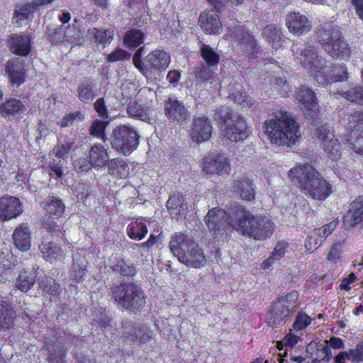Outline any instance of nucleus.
Segmentation results:
<instances>
[{"instance_id":"1","label":"nucleus","mask_w":363,"mask_h":363,"mask_svg":"<svg viewBox=\"0 0 363 363\" xmlns=\"http://www.w3.org/2000/svg\"><path fill=\"white\" fill-rule=\"evenodd\" d=\"M229 225L233 230L255 240H265L272 236L274 225L264 216L254 215L246 206L235 203L229 210Z\"/></svg>"},{"instance_id":"2","label":"nucleus","mask_w":363,"mask_h":363,"mask_svg":"<svg viewBox=\"0 0 363 363\" xmlns=\"http://www.w3.org/2000/svg\"><path fill=\"white\" fill-rule=\"evenodd\" d=\"M288 175L294 185L313 200L325 201L333 192L330 182L308 163L296 165L289 171Z\"/></svg>"},{"instance_id":"3","label":"nucleus","mask_w":363,"mask_h":363,"mask_svg":"<svg viewBox=\"0 0 363 363\" xmlns=\"http://www.w3.org/2000/svg\"><path fill=\"white\" fill-rule=\"evenodd\" d=\"M296 118L285 112L280 117L267 119L263 125L264 133L273 144L291 147L301 136Z\"/></svg>"},{"instance_id":"4","label":"nucleus","mask_w":363,"mask_h":363,"mask_svg":"<svg viewBox=\"0 0 363 363\" xmlns=\"http://www.w3.org/2000/svg\"><path fill=\"white\" fill-rule=\"evenodd\" d=\"M296 58L301 66L308 69L317 82L323 86H327L333 82H345L348 79V73L345 65L333 67L331 71L333 74L328 76L324 72V66L319 60L318 54L313 46L305 47Z\"/></svg>"},{"instance_id":"5","label":"nucleus","mask_w":363,"mask_h":363,"mask_svg":"<svg viewBox=\"0 0 363 363\" xmlns=\"http://www.w3.org/2000/svg\"><path fill=\"white\" fill-rule=\"evenodd\" d=\"M169 247L179 262L194 268H201L206 262L202 248L192 236L176 233L171 238Z\"/></svg>"},{"instance_id":"6","label":"nucleus","mask_w":363,"mask_h":363,"mask_svg":"<svg viewBox=\"0 0 363 363\" xmlns=\"http://www.w3.org/2000/svg\"><path fill=\"white\" fill-rule=\"evenodd\" d=\"M111 297L123 309L138 313L146 303L142 288L133 282H121L111 287Z\"/></svg>"},{"instance_id":"7","label":"nucleus","mask_w":363,"mask_h":363,"mask_svg":"<svg viewBox=\"0 0 363 363\" xmlns=\"http://www.w3.org/2000/svg\"><path fill=\"white\" fill-rule=\"evenodd\" d=\"M145 47L136 50L133 56V63L141 74L147 77L164 72L169 66L171 56L162 49H155L143 57Z\"/></svg>"},{"instance_id":"8","label":"nucleus","mask_w":363,"mask_h":363,"mask_svg":"<svg viewBox=\"0 0 363 363\" xmlns=\"http://www.w3.org/2000/svg\"><path fill=\"white\" fill-rule=\"evenodd\" d=\"M298 292L293 290L277 298L271 305L268 322L272 327L284 325L291 320L298 307Z\"/></svg>"},{"instance_id":"9","label":"nucleus","mask_w":363,"mask_h":363,"mask_svg":"<svg viewBox=\"0 0 363 363\" xmlns=\"http://www.w3.org/2000/svg\"><path fill=\"white\" fill-rule=\"evenodd\" d=\"M220 123L223 138L230 144L243 142L251 133L245 118L236 111H228Z\"/></svg>"},{"instance_id":"10","label":"nucleus","mask_w":363,"mask_h":363,"mask_svg":"<svg viewBox=\"0 0 363 363\" xmlns=\"http://www.w3.org/2000/svg\"><path fill=\"white\" fill-rule=\"evenodd\" d=\"M318 41L330 56L342 59L351 55V49L344 40L342 32L335 28H323L318 35Z\"/></svg>"},{"instance_id":"11","label":"nucleus","mask_w":363,"mask_h":363,"mask_svg":"<svg viewBox=\"0 0 363 363\" xmlns=\"http://www.w3.org/2000/svg\"><path fill=\"white\" fill-rule=\"evenodd\" d=\"M111 143L113 149L128 156L137 149L139 135L133 128L125 125H119L113 130Z\"/></svg>"},{"instance_id":"12","label":"nucleus","mask_w":363,"mask_h":363,"mask_svg":"<svg viewBox=\"0 0 363 363\" xmlns=\"http://www.w3.org/2000/svg\"><path fill=\"white\" fill-rule=\"evenodd\" d=\"M296 100L306 118L311 123L320 118V106L315 93L306 85L296 88L294 94Z\"/></svg>"},{"instance_id":"13","label":"nucleus","mask_w":363,"mask_h":363,"mask_svg":"<svg viewBox=\"0 0 363 363\" xmlns=\"http://www.w3.org/2000/svg\"><path fill=\"white\" fill-rule=\"evenodd\" d=\"M236 202L231 203L227 208V211L222 209L220 207H215L209 209L207 214L204 217V221L214 238L221 235L225 231V223L229 225V210Z\"/></svg>"},{"instance_id":"14","label":"nucleus","mask_w":363,"mask_h":363,"mask_svg":"<svg viewBox=\"0 0 363 363\" xmlns=\"http://www.w3.org/2000/svg\"><path fill=\"white\" fill-rule=\"evenodd\" d=\"M315 135L317 139L321 142L324 150L333 156V160H337L340 158L341 144L335 138L333 130H330L327 125H322L316 129Z\"/></svg>"},{"instance_id":"15","label":"nucleus","mask_w":363,"mask_h":363,"mask_svg":"<svg viewBox=\"0 0 363 363\" xmlns=\"http://www.w3.org/2000/svg\"><path fill=\"white\" fill-rule=\"evenodd\" d=\"M203 171L207 174H229L231 167L228 159L220 153L208 155L203 158Z\"/></svg>"},{"instance_id":"16","label":"nucleus","mask_w":363,"mask_h":363,"mask_svg":"<svg viewBox=\"0 0 363 363\" xmlns=\"http://www.w3.org/2000/svg\"><path fill=\"white\" fill-rule=\"evenodd\" d=\"M286 26L291 34L297 36L308 33L312 28L308 18L299 11H290L286 14Z\"/></svg>"},{"instance_id":"17","label":"nucleus","mask_w":363,"mask_h":363,"mask_svg":"<svg viewBox=\"0 0 363 363\" xmlns=\"http://www.w3.org/2000/svg\"><path fill=\"white\" fill-rule=\"evenodd\" d=\"M23 211V203L19 199L12 196L0 197V222L16 218Z\"/></svg>"},{"instance_id":"18","label":"nucleus","mask_w":363,"mask_h":363,"mask_svg":"<svg viewBox=\"0 0 363 363\" xmlns=\"http://www.w3.org/2000/svg\"><path fill=\"white\" fill-rule=\"evenodd\" d=\"M212 130V123L208 117L198 116L193 120L190 135L194 141L201 143L211 138Z\"/></svg>"},{"instance_id":"19","label":"nucleus","mask_w":363,"mask_h":363,"mask_svg":"<svg viewBox=\"0 0 363 363\" xmlns=\"http://www.w3.org/2000/svg\"><path fill=\"white\" fill-rule=\"evenodd\" d=\"M363 222V196H358L349 206L342 218L343 226L346 230L357 226Z\"/></svg>"},{"instance_id":"20","label":"nucleus","mask_w":363,"mask_h":363,"mask_svg":"<svg viewBox=\"0 0 363 363\" xmlns=\"http://www.w3.org/2000/svg\"><path fill=\"white\" fill-rule=\"evenodd\" d=\"M6 45L13 54L26 57L31 52V38L25 34L12 33L7 38Z\"/></svg>"},{"instance_id":"21","label":"nucleus","mask_w":363,"mask_h":363,"mask_svg":"<svg viewBox=\"0 0 363 363\" xmlns=\"http://www.w3.org/2000/svg\"><path fill=\"white\" fill-rule=\"evenodd\" d=\"M237 35L240 36V43L249 59H254L261 52V48L254 35L250 33L245 26L235 27Z\"/></svg>"},{"instance_id":"22","label":"nucleus","mask_w":363,"mask_h":363,"mask_svg":"<svg viewBox=\"0 0 363 363\" xmlns=\"http://www.w3.org/2000/svg\"><path fill=\"white\" fill-rule=\"evenodd\" d=\"M5 72L12 86L19 87L26 81V69L24 62L19 58H12L6 62Z\"/></svg>"},{"instance_id":"23","label":"nucleus","mask_w":363,"mask_h":363,"mask_svg":"<svg viewBox=\"0 0 363 363\" xmlns=\"http://www.w3.org/2000/svg\"><path fill=\"white\" fill-rule=\"evenodd\" d=\"M201 30L208 35H218L222 32L223 26L219 16L213 10H205L199 18Z\"/></svg>"},{"instance_id":"24","label":"nucleus","mask_w":363,"mask_h":363,"mask_svg":"<svg viewBox=\"0 0 363 363\" xmlns=\"http://www.w3.org/2000/svg\"><path fill=\"white\" fill-rule=\"evenodd\" d=\"M272 72L269 77L271 86L281 96H288L291 92V86L287 81L288 72L279 66H276Z\"/></svg>"},{"instance_id":"25","label":"nucleus","mask_w":363,"mask_h":363,"mask_svg":"<svg viewBox=\"0 0 363 363\" xmlns=\"http://www.w3.org/2000/svg\"><path fill=\"white\" fill-rule=\"evenodd\" d=\"M164 113L171 121L182 122L187 118V111L183 103L170 97L164 102Z\"/></svg>"},{"instance_id":"26","label":"nucleus","mask_w":363,"mask_h":363,"mask_svg":"<svg viewBox=\"0 0 363 363\" xmlns=\"http://www.w3.org/2000/svg\"><path fill=\"white\" fill-rule=\"evenodd\" d=\"M262 35L275 50L281 48L286 43L283 31L274 23L267 25L262 30Z\"/></svg>"},{"instance_id":"27","label":"nucleus","mask_w":363,"mask_h":363,"mask_svg":"<svg viewBox=\"0 0 363 363\" xmlns=\"http://www.w3.org/2000/svg\"><path fill=\"white\" fill-rule=\"evenodd\" d=\"M232 188L233 192L245 201H252L255 198L252 181L247 177L235 180Z\"/></svg>"},{"instance_id":"28","label":"nucleus","mask_w":363,"mask_h":363,"mask_svg":"<svg viewBox=\"0 0 363 363\" xmlns=\"http://www.w3.org/2000/svg\"><path fill=\"white\" fill-rule=\"evenodd\" d=\"M36 11L31 2L18 5L14 11L12 17V23L17 27L26 25L33 18V13Z\"/></svg>"},{"instance_id":"29","label":"nucleus","mask_w":363,"mask_h":363,"mask_svg":"<svg viewBox=\"0 0 363 363\" xmlns=\"http://www.w3.org/2000/svg\"><path fill=\"white\" fill-rule=\"evenodd\" d=\"M147 233V220L143 217L134 218L126 228V233L128 238L137 241L145 238Z\"/></svg>"},{"instance_id":"30","label":"nucleus","mask_w":363,"mask_h":363,"mask_svg":"<svg viewBox=\"0 0 363 363\" xmlns=\"http://www.w3.org/2000/svg\"><path fill=\"white\" fill-rule=\"evenodd\" d=\"M76 92L80 101L84 103L91 102L97 96L94 80L91 77H84L78 84Z\"/></svg>"},{"instance_id":"31","label":"nucleus","mask_w":363,"mask_h":363,"mask_svg":"<svg viewBox=\"0 0 363 363\" xmlns=\"http://www.w3.org/2000/svg\"><path fill=\"white\" fill-rule=\"evenodd\" d=\"M16 319V311L11 303L6 301H0V331L12 328Z\"/></svg>"},{"instance_id":"32","label":"nucleus","mask_w":363,"mask_h":363,"mask_svg":"<svg viewBox=\"0 0 363 363\" xmlns=\"http://www.w3.org/2000/svg\"><path fill=\"white\" fill-rule=\"evenodd\" d=\"M89 161L95 169L103 167L108 164V155L102 145H94L90 148Z\"/></svg>"},{"instance_id":"33","label":"nucleus","mask_w":363,"mask_h":363,"mask_svg":"<svg viewBox=\"0 0 363 363\" xmlns=\"http://www.w3.org/2000/svg\"><path fill=\"white\" fill-rule=\"evenodd\" d=\"M15 246L22 252L28 251L30 247V233L28 226H18L13 234Z\"/></svg>"},{"instance_id":"34","label":"nucleus","mask_w":363,"mask_h":363,"mask_svg":"<svg viewBox=\"0 0 363 363\" xmlns=\"http://www.w3.org/2000/svg\"><path fill=\"white\" fill-rule=\"evenodd\" d=\"M39 250L43 257L50 263L59 259L62 255L61 247L52 241L46 240L45 238L39 245Z\"/></svg>"},{"instance_id":"35","label":"nucleus","mask_w":363,"mask_h":363,"mask_svg":"<svg viewBox=\"0 0 363 363\" xmlns=\"http://www.w3.org/2000/svg\"><path fill=\"white\" fill-rule=\"evenodd\" d=\"M351 131L347 139V146L359 155L363 156V128L349 125Z\"/></svg>"},{"instance_id":"36","label":"nucleus","mask_w":363,"mask_h":363,"mask_svg":"<svg viewBox=\"0 0 363 363\" xmlns=\"http://www.w3.org/2000/svg\"><path fill=\"white\" fill-rule=\"evenodd\" d=\"M113 272L124 277H133L137 272V267L134 263H128L122 257L116 258L111 264Z\"/></svg>"},{"instance_id":"37","label":"nucleus","mask_w":363,"mask_h":363,"mask_svg":"<svg viewBox=\"0 0 363 363\" xmlns=\"http://www.w3.org/2000/svg\"><path fill=\"white\" fill-rule=\"evenodd\" d=\"M129 166L122 158L111 159L108 162V173L116 178L125 179L129 174Z\"/></svg>"},{"instance_id":"38","label":"nucleus","mask_w":363,"mask_h":363,"mask_svg":"<svg viewBox=\"0 0 363 363\" xmlns=\"http://www.w3.org/2000/svg\"><path fill=\"white\" fill-rule=\"evenodd\" d=\"M65 206L62 201L55 196H49L45 203V210L48 217L56 219L61 218L65 212Z\"/></svg>"},{"instance_id":"39","label":"nucleus","mask_w":363,"mask_h":363,"mask_svg":"<svg viewBox=\"0 0 363 363\" xmlns=\"http://www.w3.org/2000/svg\"><path fill=\"white\" fill-rule=\"evenodd\" d=\"M289 246L288 242L285 240L279 241L269 257L263 262L262 268L264 269H269L276 261L283 258Z\"/></svg>"},{"instance_id":"40","label":"nucleus","mask_w":363,"mask_h":363,"mask_svg":"<svg viewBox=\"0 0 363 363\" xmlns=\"http://www.w3.org/2000/svg\"><path fill=\"white\" fill-rule=\"evenodd\" d=\"M39 288L43 293L51 296H59L61 294L60 285L56 282L55 279L50 276H44L38 279Z\"/></svg>"},{"instance_id":"41","label":"nucleus","mask_w":363,"mask_h":363,"mask_svg":"<svg viewBox=\"0 0 363 363\" xmlns=\"http://www.w3.org/2000/svg\"><path fill=\"white\" fill-rule=\"evenodd\" d=\"M200 55L206 65L217 67L220 60V55L216 52L209 45L201 43L200 47Z\"/></svg>"},{"instance_id":"42","label":"nucleus","mask_w":363,"mask_h":363,"mask_svg":"<svg viewBox=\"0 0 363 363\" xmlns=\"http://www.w3.org/2000/svg\"><path fill=\"white\" fill-rule=\"evenodd\" d=\"M145 35L138 29L128 30L124 35L123 44L128 49H135L144 41Z\"/></svg>"},{"instance_id":"43","label":"nucleus","mask_w":363,"mask_h":363,"mask_svg":"<svg viewBox=\"0 0 363 363\" xmlns=\"http://www.w3.org/2000/svg\"><path fill=\"white\" fill-rule=\"evenodd\" d=\"M35 279L34 273L23 270L16 279V287L22 292H27L33 286Z\"/></svg>"},{"instance_id":"44","label":"nucleus","mask_w":363,"mask_h":363,"mask_svg":"<svg viewBox=\"0 0 363 363\" xmlns=\"http://www.w3.org/2000/svg\"><path fill=\"white\" fill-rule=\"evenodd\" d=\"M25 105L19 99H9L0 106V111L3 115L15 116L25 110Z\"/></svg>"},{"instance_id":"45","label":"nucleus","mask_w":363,"mask_h":363,"mask_svg":"<svg viewBox=\"0 0 363 363\" xmlns=\"http://www.w3.org/2000/svg\"><path fill=\"white\" fill-rule=\"evenodd\" d=\"M148 108L144 107L135 101H131L128 104L127 113L130 117L141 121L149 119Z\"/></svg>"},{"instance_id":"46","label":"nucleus","mask_w":363,"mask_h":363,"mask_svg":"<svg viewBox=\"0 0 363 363\" xmlns=\"http://www.w3.org/2000/svg\"><path fill=\"white\" fill-rule=\"evenodd\" d=\"M327 237L323 236L319 228H315L311 235H308L305 245L308 250H314L321 246Z\"/></svg>"},{"instance_id":"47","label":"nucleus","mask_w":363,"mask_h":363,"mask_svg":"<svg viewBox=\"0 0 363 363\" xmlns=\"http://www.w3.org/2000/svg\"><path fill=\"white\" fill-rule=\"evenodd\" d=\"M327 237L323 236L319 228H315L311 235H308L305 245L308 250H314L321 246Z\"/></svg>"},{"instance_id":"48","label":"nucleus","mask_w":363,"mask_h":363,"mask_svg":"<svg viewBox=\"0 0 363 363\" xmlns=\"http://www.w3.org/2000/svg\"><path fill=\"white\" fill-rule=\"evenodd\" d=\"M339 94L349 101L363 106V86H355L350 90L339 93Z\"/></svg>"},{"instance_id":"49","label":"nucleus","mask_w":363,"mask_h":363,"mask_svg":"<svg viewBox=\"0 0 363 363\" xmlns=\"http://www.w3.org/2000/svg\"><path fill=\"white\" fill-rule=\"evenodd\" d=\"M213 68L214 67H210L203 63L196 65L194 72L195 79L201 82L212 81L215 77Z\"/></svg>"},{"instance_id":"50","label":"nucleus","mask_w":363,"mask_h":363,"mask_svg":"<svg viewBox=\"0 0 363 363\" xmlns=\"http://www.w3.org/2000/svg\"><path fill=\"white\" fill-rule=\"evenodd\" d=\"M89 32L93 35L94 41L98 44H101L103 48L110 44L113 36L111 31L97 28H94L91 30H89Z\"/></svg>"},{"instance_id":"51","label":"nucleus","mask_w":363,"mask_h":363,"mask_svg":"<svg viewBox=\"0 0 363 363\" xmlns=\"http://www.w3.org/2000/svg\"><path fill=\"white\" fill-rule=\"evenodd\" d=\"M343 257V247L340 243H334L330 247L326 259L328 262L337 264L342 262Z\"/></svg>"},{"instance_id":"52","label":"nucleus","mask_w":363,"mask_h":363,"mask_svg":"<svg viewBox=\"0 0 363 363\" xmlns=\"http://www.w3.org/2000/svg\"><path fill=\"white\" fill-rule=\"evenodd\" d=\"M45 37L52 45H57L64 41L65 30L62 26L55 28H48Z\"/></svg>"},{"instance_id":"53","label":"nucleus","mask_w":363,"mask_h":363,"mask_svg":"<svg viewBox=\"0 0 363 363\" xmlns=\"http://www.w3.org/2000/svg\"><path fill=\"white\" fill-rule=\"evenodd\" d=\"M123 332L122 337L125 339L135 342L137 340V335L140 332V325L132 322H126L122 326Z\"/></svg>"},{"instance_id":"54","label":"nucleus","mask_w":363,"mask_h":363,"mask_svg":"<svg viewBox=\"0 0 363 363\" xmlns=\"http://www.w3.org/2000/svg\"><path fill=\"white\" fill-rule=\"evenodd\" d=\"M311 318L305 312L298 311L292 325L293 329L296 332L303 330L311 325Z\"/></svg>"},{"instance_id":"55","label":"nucleus","mask_w":363,"mask_h":363,"mask_svg":"<svg viewBox=\"0 0 363 363\" xmlns=\"http://www.w3.org/2000/svg\"><path fill=\"white\" fill-rule=\"evenodd\" d=\"M54 217H48L43 223V227L45 228L48 233H51L52 235L58 237L61 235H63V228L61 224H59L54 219Z\"/></svg>"},{"instance_id":"56","label":"nucleus","mask_w":363,"mask_h":363,"mask_svg":"<svg viewBox=\"0 0 363 363\" xmlns=\"http://www.w3.org/2000/svg\"><path fill=\"white\" fill-rule=\"evenodd\" d=\"M84 119V115L80 111H76L66 114L57 122V125L61 128H66L72 125L75 121H82Z\"/></svg>"},{"instance_id":"57","label":"nucleus","mask_w":363,"mask_h":363,"mask_svg":"<svg viewBox=\"0 0 363 363\" xmlns=\"http://www.w3.org/2000/svg\"><path fill=\"white\" fill-rule=\"evenodd\" d=\"M183 201L182 195L174 194L169 197L166 207L171 214H177L182 207Z\"/></svg>"},{"instance_id":"58","label":"nucleus","mask_w":363,"mask_h":363,"mask_svg":"<svg viewBox=\"0 0 363 363\" xmlns=\"http://www.w3.org/2000/svg\"><path fill=\"white\" fill-rule=\"evenodd\" d=\"M107 124L106 121L96 119L89 128V134L93 137L104 140L106 138L105 130Z\"/></svg>"},{"instance_id":"59","label":"nucleus","mask_w":363,"mask_h":363,"mask_svg":"<svg viewBox=\"0 0 363 363\" xmlns=\"http://www.w3.org/2000/svg\"><path fill=\"white\" fill-rule=\"evenodd\" d=\"M65 162L61 159L57 157L52 158L48 162V167L50 169L49 174L52 176L55 174L58 179H62L64 175L63 167Z\"/></svg>"},{"instance_id":"60","label":"nucleus","mask_w":363,"mask_h":363,"mask_svg":"<svg viewBox=\"0 0 363 363\" xmlns=\"http://www.w3.org/2000/svg\"><path fill=\"white\" fill-rule=\"evenodd\" d=\"M230 95L236 103L243 106L244 107L250 108L254 104L251 97L243 89H240L238 91H233Z\"/></svg>"},{"instance_id":"61","label":"nucleus","mask_w":363,"mask_h":363,"mask_svg":"<svg viewBox=\"0 0 363 363\" xmlns=\"http://www.w3.org/2000/svg\"><path fill=\"white\" fill-rule=\"evenodd\" d=\"M91 186L89 184L79 182L75 186L76 197L78 201L84 203L91 194Z\"/></svg>"},{"instance_id":"62","label":"nucleus","mask_w":363,"mask_h":363,"mask_svg":"<svg viewBox=\"0 0 363 363\" xmlns=\"http://www.w3.org/2000/svg\"><path fill=\"white\" fill-rule=\"evenodd\" d=\"M130 57V54L126 50L117 48L106 57V60L108 62H116L118 61L128 60Z\"/></svg>"},{"instance_id":"63","label":"nucleus","mask_w":363,"mask_h":363,"mask_svg":"<svg viewBox=\"0 0 363 363\" xmlns=\"http://www.w3.org/2000/svg\"><path fill=\"white\" fill-rule=\"evenodd\" d=\"M349 360L353 363H359L363 361V341L357 344L354 349H350L347 351Z\"/></svg>"},{"instance_id":"64","label":"nucleus","mask_w":363,"mask_h":363,"mask_svg":"<svg viewBox=\"0 0 363 363\" xmlns=\"http://www.w3.org/2000/svg\"><path fill=\"white\" fill-rule=\"evenodd\" d=\"M86 272V266L81 267L79 264H73L70 277L76 284H79L84 280V277Z\"/></svg>"}]
</instances>
